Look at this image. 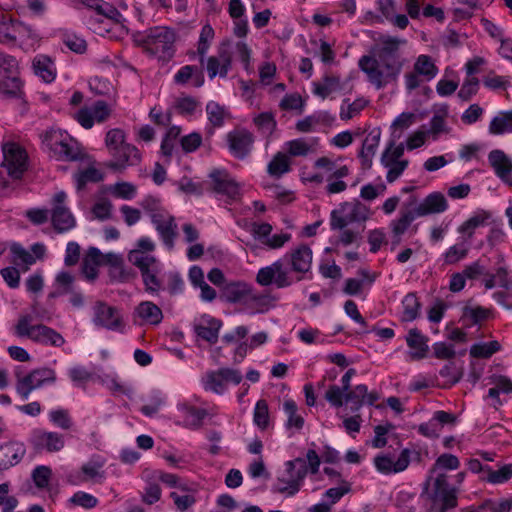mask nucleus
Masks as SVG:
<instances>
[{
    "label": "nucleus",
    "instance_id": "c9c22d12",
    "mask_svg": "<svg viewBox=\"0 0 512 512\" xmlns=\"http://www.w3.org/2000/svg\"><path fill=\"white\" fill-rule=\"evenodd\" d=\"M350 170L347 166H341L335 169L326 179V192L328 194H337L347 189V184L342 179L347 177Z\"/></svg>",
    "mask_w": 512,
    "mask_h": 512
},
{
    "label": "nucleus",
    "instance_id": "f704fd0d",
    "mask_svg": "<svg viewBox=\"0 0 512 512\" xmlns=\"http://www.w3.org/2000/svg\"><path fill=\"white\" fill-rule=\"evenodd\" d=\"M32 64L35 74L40 76L45 82L50 83L55 79L56 71L50 57L37 55L33 59Z\"/></svg>",
    "mask_w": 512,
    "mask_h": 512
},
{
    "label": "nucleus",
    "instance_id": "c03bdc74",
    "mask_svg": "<svg viewBox=\"0 0 512 512\" xmlns=\"http://www.w3.org/2000/svg\"><path fill=\"white\" fill-rule=\"evenodd\" d=\"M283 409L288 417L286 427L288 429H302L304 425V418L298 414V407L296 403L291 399H286L283 403Z\"/></svg>",
    "mask_w": 512,
    "mask_h": 512
},
{
    "label": "nucleus",
    "instance_id": "a878e982",
    "mask_svg": "<svg viewBox=\"0 0 512 512\" xmlns=\"http://www.w3.org/2000/svg\"><path fill=\"white\" fill-rule=\"evenodd\" d=\"M406 343L411 349L410 358L412 360H420L426 357L429 350L428 338L422 335L418 329L409 330Z\"/></svg>",
    "mask_w": 512,
    "mask_h": 512
},
{
    "label": "nucleus",
    "instance_id": "72a5a7b5",
    "mask_svg": "<svg viewBox=\"0 0 512 512\" xmlns=\"http://www.w3.org/2000/svg\"><path fill=\"white\" fill-rule=\"evenodd\" d=\"M135 41L147 55L154 57L160 48V30L158 27L152 28L147 33L138 35Z\"/></svg>",
    "mask_w": 512,
    "mask_h": 512
},
{
    "label": "nucleus",
    "instance_id": "f8f14e48",
    "mask_svg": "<svg viewBox=\"0 0 512 512\" xmlns=\"http://www.w3.org/2000/svg\"><path fill=\"white\" fill-rule=\"evenodd\" d=\"M162 483L178 490L170 493V498L173 499L178 511L184 512L195 504L196 498L193 493H190L192 490L188 484L176 474L162 473Z\"/></svg>",
    "mask_w": 512,
    "mask_h": 512
},
{
    "label": "nucleus",
    "instance_id": "7c9ffc66",
    "mask_svg": "<svg viewBox=\"0 0 512 512\" xmlns=\"http://www.w3.org/2000/svg\"><path fill=\"white\" fill-rule=\"evenodd\" d=\"M251 286L245 282H231L225 285L223 295L230 303H240L245 306Z\"/></svg>",
    "mask_w": 512,
    "mask_h": 512
},
{
    "label": "nucleus",
    "instance_id": "79ce46f5",
    "mask_svg": "<svg viewBox=\"0 0 512 512\" xmlns=\"http://www.w3.org/2000/svg\"><path fill=\"white\" fill-rule=\"evenodd\" d=\"M368 105V101L364 98H358L353 102L344 99L340 106V119L343 121L350 120L359 115L361 111Z\"/></svg>",
    "mask_w": 512,
    "mask_h": 512
},
{
    "label": "nucleus",
    "instance_id": "39448f33",
    "mask_svg": "<svg viewBox=\"0 0 512 512\" xmlns=\"http://www.w3.org/2000/svg\"><path fill=\"white\" fill-rule=\"evenodd\" d=\"M43 142L58 160L77 161L84 157V153L78 144L72 142V140L67 141L63 139L60 131H47Z\"/></svg>",
    "mask_w": 512,
    "mask_h": 512
},
{
    "label": "nucleus",
    "instance_id": "0e129e2a",
    "mask_svg": "<svg viewBox=\"0 0 512 512\" xmlns=\"http://www.w3.org/2000/svg\"><path fill=\"white\" fill-rule=\"evenodd\" d=\"M143 474L145 479L149 482V485L143 494V501L147 504H153L160 499V488L156 482H151L154 478L151 471L145 470Z\"/></svg>",
    "mask_w": 512,
    "mask_h": 512
},
{
    "label": "nucleus",
    "instance_id": "a211bd4d",
    "mask_svg": "<svg viewBox=\"0 0 512 512\" xmlns=\"http://www.w3.org/2000/svg\"><path fill=\"white\" fill-rule=\"evenodd\" d=\"M410 454L409 449H403L396 460L391 455L381 454L375 457L374 465L383 474L399 473L409 466Z\"/></svg>",
    "mask_w": 512,
    "mask_h": 512
},
{
    "label": "nucleus",
    "instance_id": "a19ab883",
    "mask_svg": "<svg viewBox=\"0 0 512 512\" xmlns=\"http://www.w3.org/2000/svg\"><path fill=\"white\" fill-rule=\"evenodd\" d=\"M380 142V132L370 133L363 141L362 149L360 151V158L363 164L370 166L372 158L374 157Z\"/></svg>",
    "mask_w": 512,
    "mask_h": 512
},
{
    "label": "nucleus",
    "instance_id": "6ab92c4d",
    "mask_svg": "<svg viewBox=\"0 0 512 512\" xmlns=\"http://www.w3.org/2000/svg\"><path fill=\"white\" fill-rule=\"evenodd\" d=\"M287 256H289L291 270L298 275L294 280H302L303 275L309 272L312 266L313 253L311 248L306 244H301L292 249Z\"/></svg>",
    "mask_w": 512,
    "mask_h": 512
},
{
    "label": "nucleus",
    "instance_id": "c756f323",
    "mask_svg": "<svg viewBox=\"0 0 512 512\" xmlns=\"http://www.w3.org/2000/svg\"><path fill=\"white\" fill-rule=\"evenodd\" d=\"M51 220L54 229L59 233L72 229L76 224L75 218L64 205L54 206L51 213Z\"/></svg>",
    "mask_w": 512,
    "mask_h": 512
},
{
    "label": "nucleus",
    "instance_id": "49530a36",
    "mask_svg": "<svg viewBox=\"0 0 512 512\" xmlns=\"http://www.w3.org/2000/svg\"><path fill=\"white\" fill-rule=\"evenodd\" d=\"M366 396H368V388L360 384L345 393V402L351 403L352 411H358L365 404Z\"/></svg>",
    "mask_w": 512,
    "mask_h": 512
},
{
    "label": "nucleus",
    "instance_id": "0eeeda50",
    "mask_svg": "<svg viewBox=\"0 0 512 512\" xmlns=\"http://www.w3.org/2000/svg\"><path fill=\"white\" fill-rule=\"evenodd\" d=\"M404 144L395 145L391 141L381 155V164L387 169L386 179L389 183L396 181L408 167L409 161L402 159L404 154Z\"/></svg>",
    "mask_w": 512,
    "mask_h": 512
},
{
    "label": "nucleus",
    "instance_id": "a18cd8bd",
    "mask_svg": "<svg viewBox=\"0 0 512 512\" xmlns=\"http://www.w3.org/2000/svg\"><path fill=\"white\" fill-rule=\"evenodd\" d=\"M470 250V242L462 239L460 243L451 246L444 254V261L446 264H455L462 259L466 258Z\"/></svg>",
    "mask_w": 512,
    "mask_h": 512
},
{
    "label": "nucleus",
    "instance_id": "9b49d317",
    "mask_svg": "<svg viewBox=\"0 0 512 512\" xmlns=\"http://www.w3.org/2000/svg\"><path fill=\"white\" fill-rule=\"evenodd\" d=\"M246 228L255 240L270 250L279 249L291 240L289 233L271 235L273 227L267 222H251Z\"/></svg>",
    "mask_w": 512,
    "mask_h": 512
},
{
    "label": "nucleus",
    "instance_id": "37998d69",
    "mask_svg": "<svg viewBox=\"0 0 512 512\" xmlns=\"http://www.w3.org/2000/svg\"><path fill=\"white\" fill-rule=\"evenodd\" d=\"M416 216L415 210H401L399 217L390 223L392 235H403L410 227Z\"/></svg>",
    "mask_w": 512,
    "mask_h": 512
},
{
    "label": "nucleus",
    "instance_id": "9d476101",
    "mask_svg": "<svg viewBox=\"0 0 512 512\" xmlns=\"http://www.w3.org/2000/svg\"><path fill=\"white\" fill-rule=\"evenodd\" d=\"M369 217V209L360 202L344 203L331 212V229L345 228L353 222H363Z\"/></svg>",
    "mask_w": 512,
    "mask_h": 512
},
{
    "label": "nucleus",
    "instance_id": "8fccbe9b",
    "mask_svg": "<svg viewBox=\"0 0 512 512\" xmlns=\"http://www.w3.org/2000/svg\"><path fill=\"white\" fill-rule=\"evenodd\" d=\"M403 315L402 320L403 321H413L415 320L419 315V309H420V302L417 298V296L414 293L407 294L403 301Z\"/></svg>",
    "mask_w": 512,
    "mask_h": 512
},
{
    "label": "nucleus",
    "instance_id": "2f4dec72",
    "mask_svg": "<svg viewBox=\"0 0 512 512\" xmlns=\"http://www.w3.org/2000/svg\"><path fill=\"white\" fill-rule=\"evenodd\" d=\"M114 161L109 164L114 169L124 168L125 165H135L140 161L138 149L132 145L122 146L120 150L114 152Z\"/></svg>",
    "mask_w": 512,
    "mask_h": 512
},
{
    "label": "nucleus",
    "instance_id": "7ed1b4c3",
    "mask_svg": "<svg viewBox=\"0 0 512 512\" xmlns=\"http://www.w3.org/2000/svg\"><path fill=\"white\" fill-rule=\"evenodd\" d=\"M30 315L20 316L15 325V334L18 337H27L32 341L53 347H61L65 343L64 337L56 330L43 325H32Z\"/></svg>",
    "mask_w": 512,
    "mask_h": 512
},
{
    "label": "nucleus",
    "instance_id": "4be33fe9",
    "mask_svg": "<svg viewBox=\"0 0 512 512\" xmlns=\"http://www.w3.org/2000/svg\"><path fill=\"white\" fill-rule=\"evenodd\" d=\"M488 160L496 175L508 184H512V160L501 150H492Z\"/></svg>",
    "mask_w": 512,
    "mask_h": 512
},
{
    "label": "nucleus",
    "instance_id": "4468645a",
    "mask_svg": "<svg viewBox=\"0 0 512 512\" xmlns=\"http://www.w3.org/2000/svg\"><path fill=\"white\" fill-rule=\"evenodd\" d=\"M241 381L242 374L240 371L230 368L207 372L202 378L204 388L216 394L223 393L228 383L237 385Z\"/></svg>",
    "mask_w": 512,
    "mask_h": 512
},
{
    "label": "nucleus",
    "instance_id": "473e14b6",
    "mask_svg": "<svg viewBox=\"0 0 512 512\" xmlns=\"http://www.w3.org/2000/svg\"><path fill=\"white\" fill-rule=\"evenodd\" d=\"M490 218L491 214L489 212L484 210L478 211L458 227V232L465 235L463 239L470 242L475 230L478 227L484 226Z\"/></svg>",
    "mask_w": 512,
    "mask_h": 512
},
{
    "label": "nucleus",
    "instance_id": "e433bc0d",
    "mask_svg": "<svg viewBox=\"0 0 512 512\" xmlns=\"http://www.w3.org/2000/svg\"><path fill=\"white\" fill-rule=\"evenodd\" d=\"M191 79H193L195 87H201L204 83L202 72L193 65L183 66L174 76V82L177 85H184Z\"/></svg>",
    "mask_w": 512,
    "mask_h": 512
},
{
    "label": "nucleus",
    "instance_id": "393cba45",
    "mask_svg": "<svg viewBox=\"0 0 512 512\" xmlns=\"http://www.w3.org/2000/svg\"><path fill=\"white\" fill-rule=\"evenodd\" d=\"M312 86L313 94L323 100L342 89L340 77L333 74H325L321 80L313 82Z\"/></svg>",
    "mask_w": 512,
    "mask_h": 512
},
{
    "label": "nucleus",
    "instance_id": "de8ad7c7",
    "mask_svg": "<svg viewBox=\"0 0 512 512\" xmlns=\"http://www.w3.org/2000/svg\"><path fill=\"white\" fill-rule=\"evenodd\" d=\"M181 127L171 126L162 140V154L171 155L180 144Z\"/></svg>",
    "mask_w": 512,
    "mask_h": 512
},
{
    "label": "nucleus",
    "instance_id": "f03ea898",
    "mask_svg": "<svg viewBox=\"0 0 512 512\" xmlns=\"http://www.w3.org/2000/svg\"><path fill=\"white\" fill-rule=\"evenodd\" d=\"M307 473L308 466L305 459L298 457L287 461L284 471L278 475L272 489L286 496H294L300 491Z\"/></svg>",
    "mask_w": 512,
    "mask_h": 512
},
{
    "label": "nucleus",
    "instance_id": "338daca9",
    "mask_svg": "<svg viewBox=\"0 0 512 512\" xmlns=\"http://www.w3.org/2000/svg\"><path fill=\"white\" fill-rule=\"evenodd\" d=\"M439 374L445 379V383L449 386L456 384L462 377V369L455 363L449 362L440 371Z\"/></svg>",
    "mask_w": 512,
    "mask_h": 512
},
{
    "label": "nucleus",
    "instance_id": "c85d7f7f",
    "mask_svg": "<svg viewBox=\"0 0 512 512\" xmlns=\"http://www.w3.org/2000/svg\"><path fill=\"white\" fill-rule=\"evenodd\" d=\"M24 455L23 447L15 442L0 445V471L17 464Z\"/></svg>",
    "mask_w": 512,
    "mask_h": 512
},
{
    "label": "nucleus",
    "instance_id": "b1692460",
    "mask_svg": "<svg viewBox=\"0 0 512 512\" xmlns=\"http://www.w3.org/2000/svg\"><path fill=\"white\" fill-rule=\"evenodd\" d=\"M318 146L317 138H297L285 143L286 154L290 157H306L315 153Z\"/></svg>",
    "mask_w": 512,
    "mask_h": 512
},
{
    "label": "nucleus",
    "instance_id": "412c9836",
    "mask_svg": "<svg viewBox=\"0 0 512 512\" xmlns=\"http://www.w3.org/2000/svg\"><path fill=\"white\" fill-rule=\"evenodd\" d=\"M448 202L445 196L440 192L429 194L423 201L416 207L415 213L418 217H423L429 214H439L446 211Z\"/></svg>",
    "mask_w": 512,
    "mask_h": 512
},
{
    "label": "nucleus",
    "instance_id": "09e8293b",
    "mask_svg": "<svg viewBox=\"0 0 512 512\" xmlns=\"http://www.w3.org/2000/svg\"><path fill=\"white\" fill-rule=\"evenodd\" d=\"M488 311L480 306L478 307H464L461 316V321L464 326L471 327L486 319Z\"/></svg>",
    "mask_w": 512,
    "mask_h": 512
},
{
    "label": "nucleus",
    "instance_id": "5701e85b",
    "mask_svg": "<svg viewBox=\"0 0 512 512\" xmlns=\"http://www.w3.org/2000/svg\"><path fill=\"white\" fill-rule=\"evenodd\" d=\"M94 322L108 329H116L121 324L117 310L103 302L96 303Z\"/></svg>",
    "mask_w": 512,
    "mask_h": 512
},
{
    "label": "nucleus",
    "instance_id": "4d7b16f0",
    "mask_svg": "<svg viewBox=\"0 0 512 512\" xmlns=\"http://www.w3.org/2000/svg\"><path fill=\"white\" fill-rule=\"evenodd\" d=\"M232 54L241 61L245 70H250L252 50L248 44L242 40L232 42Z\"/></svg>",
    "mask_w": 512,
    "mask_h": 512
},
{
    "label": "nucleus",
    "instance_id": "dca6fc26",
    "mask_svg": "<svg viewBox=\"0 0 512 512\" xmlns=\"http://www.w3.org/2000/svg\"><path fill=\"white\" fill-rule=\"evenodd\" d=\"M30 443L36 451L54 453L64 448L65 439L60 433L37 429L33 432Z\"/></svg>",
    "mask_w": 512,
    "mask_h": 512
},
{
    "label": "nucleus",
    "instance_id": "bb28decb",
    "mask_svg": "<svg viewBox=\"0 0 512 512\" xmlns=\"http://www.w3.org/2000/svg\"><path fill=\"white\" fill-rule=\"evenodd\" d=\"M221 325V321L205 315L200 319V322L195 325L194 329L198 337L209 343H216Z\"/></svg>",
    "mask_w": 512,
    "mask_h": 512
},
{
    "label": "nucleus",
    "instance_id": "4c0bfd02",
    "mask_svg": "<svg viewBox=\"0 0 512 512\" xmlns=\"http://www.w3.org/2000/svg\"><path fill=\"white\" fill-rule=\"evenodd\" d=\"M489 133L492 135L512 133V110L499 112L492 118Z\"/></svg>",
    "mask_w": 512,
    "mask_h": 512
},
{
    "label": "nucleus",
    "instance_id": "13d9d810",
    "mask_svg": "<svg viewBox=\"0 0 512 512\" xmlns=\"http://www.w3.org/2000/svg\"><path fill=\"white\" fill-rule=\"evenodd\" d=\"M486 474V480L489 483H505L512 478V464L504 465L498 470H492L490 467H487Z\"/></svg>",
    "mask_w": 512,
    "mask_h": 512
},
{
    "label": "nucleus",
    "instance_id": "680f3d73",
    "mask_svg": "<svg viewBox=\"0 0 512 512\" xmlns=\"http://www.w3.org/2000/svg\"><path fill=\"white\" fill-rule=\"evenodd\" d=\"M136 312L143 320L149 321L152 324L158 323L157 317L160 312V308L154 303L149 301L142 302L137 306Z\"/></svg>",
    "mask_w": 512,
    "mask_h": 512
},
{
    "label": "nucleus",
    "instance_id": "e2e57ef3",
    "mask_svg": "<svg viewBox=\"0 0 512 512\" xmlns=\"http://www.w3.org/2000/svg\"><path fill=\"white\" fill-rule=\"evenodd\" d=\"M19 77L18 62L14 56L0 52V76Z\"/></svg>",
    "mask_w": 512,
    "mask_h": 512
},
{
    "label": "nucleus",
    "instance_id": "58836bf2",
    "mask_svg": "<svg viewBox=\"0 0 512 512\" xmlns=\"http://www.w3.org/2000/svg\"><path fill=\"white\" fill-rule=\"evenodd\" d=\"M291 169L289 156L283 152H277L267 166V172L270 176L280 178Z\"/></svg>",
    "mask_w": 512,
    "mask_h": 512
},
{
    "label": "nucleus",
    "instance_id": "ea45409f",
    "mask_svg": "<svg viewBox=\"0 0 512 512\" xmlns=\"http://www.w3.org/2000/svg\"><path fill=\"white\" fill-rule=\"evenodd\" d=\"M22 82L19 77L0 76V95L6 98L20 97Z\"/></svg>",
    "mask_w": 512,
    "mask_h": 512
},
{
    "label": "nucleus",
    "instance_id": "774afa93",
    "mask_svg": "<svg viewBox=\"0 0 512 512\" xmlns=\"http://www.w3.org/2000/svg\"><path fill=\"white\" fill-rule=\"evenodd\" d=\"M478 90L479 80L476 77H467L458 91V97L463 101H468L477 94Z\"/></svg>",
    "mask_w": 512,
    "mask_h": 512
},
{
    "label": "nucleus",
    "instance_id": "864d4df0",
    "mask_svg": "<svg viewBox=\"0 0 512 512\" xmlns=\"http://www.w3.org/2000/svg\"><path fill=\"white\" fill-rule=\"evenodd\" d=\"M214 38V30L211 25L206 24L202 27L199 41L197 45V54L200 56V63L203 64L205 55L210 47V43Z\"/></svg>",
    "mask_w": 512,
    "mask_h": 512
},
{
    "label": "nucleus",
    "instance_id": "cd10ccee",
    "mask_svg": "<svg viewBox=\"0 0 512 512\" xmlns=\"http://www.w3.org/2000/svg\"><path fill=\"white\" fill-rule=\"evenodd\" d=\"M276 298L269 293H258L251 288L245 308L252 313H265L275 305Z\"/></svg>",
    "mask_w": 512,
    "mask_h": 512
},
{
    "label": "nucleus",
    "instance_id": "f257e3e1",
    "mask_svg": "<svg viewBox=\"0 0 512 512\" xmlns=\"http://www.w3.org/2000/svg\"><path fill=\"white\" fill-rule=\"evenodd\" d=\"M359 68L367 75L369 82L376 89H382L395 82L402 70V64L396 61L379 62L375 58L364 55L359 59Z\"/></svg>",
    "mask_w": 512,
    "mask_h": 512
},
{
    "label": "nucleus",
    "instance_id": "423d86ee",
    "mask_svg": "<svg viewBox=\"0 0 512 512\" xmlns=\"http://www.w3.org/2000/svg\"><path fill=\"white\" fill-rule=\"evenodd\" d=\"M16 391L22 399L27 400L30 393L43 386L46 383H53L56 380V374L50 368H37L27 375H16Z\"/></svg>",
    "mask_w": 512,
    "mask_h": 512
},
{
    "label": "nucleus",
    "instance_id": "603ef678",
    "mask_svg": "<svg viewBox=\"0 0 512 512\" xmlns=\"http://www.w3.org/2000/svg\"><path fill=\"white\" fill-rule=\"evenodd\" d=\"M232 41L231 40H224L221 42V44L218 47V56H216L223 65V70L221 73V78H225L228 75L229 70L232 66Z\"/></svg>",
    "mask_w": 512,
    "mask_h": 512
},
{
    "label": "nucleus",
    "instance_id": "bf43d9fd",
    "mask_svg": "<svg viewBox=\"0 0 512 512\" xmlns=\"http://www.w3.org/2000/svg\"><path fill=\"white\" fill-rule=\"evenodd\" d=\"M177 39L176 33L170 28L162 31V61H169L173 58L175 49L173 44Z\"/></svg>",
    "mask_w": 512,
    "mask_h": 512
},
{
    "label": "nucleus",
    "instance_id": "2eb2a0df",
    "mask_svg": "<svg viewBox=\"0 0 512 512\" xmlns=\"http://www.w3.org/2000/svg\"><path fill=\"white\" fill-rule=\"evenodd\" d=\"M128 260L142 273L143 281L147 289L157 291L160 288V282L156 273L151 272V267L156 266L157 260L155 257L150 256L149 253H140L138 251H130L128 253Z\"/></svg>",
    "mask_w": 512,
    "mask_h": 512
},
{
    "label": "nucleus",
    "instance_id": "052dcab7",
    "mask_svg": "<svg viewBox=\"0 0 512 512\" xmlns=\"http://www.w3.org/2000/svg\"><path fill=\"white\" fill-rule=\"evenodd\" d=\"M254 123L258 127L259 131L266 136H270L276 128V121L271 112H263L259 114L254 118Z\"/></svg>",
    "mask_w": 512,
    "mask_h": 512
},
{
    "label": "nucleus",
    "instance_id": "aec40b11",
    "mask_svg": "<svg viewBox=\"0 0 512 512\" xmlns=\"http://www.w3.org/2000/svg\"><path fill=\"white\" fill-rule=\"evenodd\" d=\"M229 148L238 158L247 156L254 142L253 135L246 130H237L228 134Z\"/></svg>",
    "mask_w": 512,
    "mask_h": 512
},
{
    "label": "nucleus",
    "instance_id": "69168bd1",
    "mask_svg": "<svg viewBox=\"0 0 512 512\" xmlns=\"http://www.w3.org/2000/svg\"><path fill=\"white\" fill-rule=\"evenodd\" d=\"M415 121L413 113L404 112L400 114L392 124V135L394 138H400L403 131L408 129Z\"/></svg>",
    "mask_w": 512,
    "mask_h": 512
},
{
    "label": "nucleus",
    "instance_id": "ddd939ff",
    "mask_svg": "<svg viewBox=\"0 0 512 512\" xmlns=\"http://www.w3.org/2000/svg\"><path fill=\"white\" fill-rule=\"evenodd\" d=\"M4 160L2 165L13 179H20L27 169V153L16 143H5L2 146Z\"/></svg>",
    "mask_w": 512,
    "mask_h": 512
},
{
    "label": "nucleus",
    "instance_id": "1a4fd4ad",
    "mask_svg": "<svg viewBox=\"0 0 512 512\" xmlns=\"http://www.w3.org/2000/svg\"><path fill=\"white\" fill-rule=\"evenodd\" d=\"M438 74V68L433 59L428 55H419L413 65V71L405 74V86L407 90L417 89L423 82L431 81Z\"/></svg>",
    "mask_w": 512,
    "mask_h": 512
},
{
    "label": "nucleus",
    "instance_id": "5fc2aeb1",
    "mask_svg": "<svg viewBox=\"0 0 512 512\" xmlns=\"http://www.w3.org/2000/svg\"><path fill=\"white\" fill-rule=\"evenodd\" d=\"M498 341H491L487 343H477L471 346L470 355L474 358H489L494 353L500 350Z\"/></svg>",
    "mask_w": 512,
    "mask_h": 512
},
{
    "label": "nucleus",
    "instance_id": "20e7f679",
    "mask_svg": "<svg viewBox=\"0 0 512 512\" xmlns=\"http://www.w3.org/2000/svg\"><path fill=\"white\" fill-rule=\"evenodd\" d=\"M433 479L431 499L434 506H439L435 512H448L457 506V491L448 483V476L445 473L437 472Z\"/></svg>",
    "mask_w": 512,
    "mask_h": 512
},
{
    "label": "nucleus",
    "instance_id": "3c124183",
    "mask_svg": "<svg viewBox=\"0 0 512 512\" xmlns=\"http://www.w3.org/2000/svg\"><path fill=\"white\" fill-rule=\"evenodd\" d=\"M22 28H24V25L18 21H0V42L14 43L16 41V33Z\"/></svg>",
    "mask_w": 512,
    "mask_h": 512
},
{
    "label": "nucleus",
    "instance_id": "6e6d98bb",
    "mask_svg": "<svg viewBox=\"0 0 512 512\" xmlns=\"http://www.w3.org/2000/svg\"><path fill=\"white\" fill-rule=\"evenodd\" d=\"M460 466L457 456L449 453L441 454L430 469V474L437 473L439 470H456Z\"/></svg>",
    "mask_w": 512,
    "mask_h": 512
},
{
    "label": "nucleus",
    "instance_id": "f3484780",
    "mask_svg": "<svg viewBox=\"0 0 512 512\" xmlns=\"http://www.w3.org/2000/svg\"><path fill=\"white\" fill-rule=\"evenodd\" d=\"M214 192L237 200L240 196L239 184L224 170H214L209 174Z\"/></svg>",
    "mask_w": 512,
    "mask_h": 512
},
{
    "label": "nucleus",
    "instance_id": "6e6552de",
    "mask_svg": "<svg viewBox=\"0 0 512 512\" xmlns=\"http://www.w3.org/2000/svg\"><path fill=\"white\" fill-rule=\"evenodd\" d=\"M256 282L261 286L275 285L277 288L291 286L295 280L282 260H277L258 270Z\"/></svg>",
    "mask_w": 512,
    "mask_h": 512
}]
</instances>
